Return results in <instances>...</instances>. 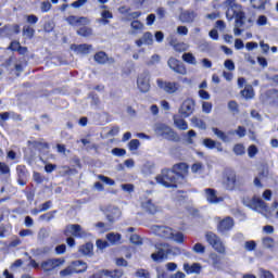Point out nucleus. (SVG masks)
<instances>
[{
	"instance_id": "nucleus-1",
	"label": "nucleus",
	"mask_w": 278,
	"mask_h": 278,
	"mask_svg": "<svg viewBox=\"0 0 278 278\" xmlns=\"http://www.w3.org/2000/svg\"><path fill=\"white\" fill-rule=\"evenodd\" d=\"M224 7L226 8V17L228 21H233L236 18V27L233 29L235 36H240L242 34V25L247 23V15L242 11V7L236 2V0L224 1Z\"/></svg>"
},
{
	"instance_id": "nucleus-2",
	"label": "nucleus",
	"mask_w": 278,
	"mask_h": 278,
	"mask_svg": "<svg viewBox=\"0 0 278 278\" xmlns=\"http://www.w3.org/2000/svg\"><path fill=\"white\" fill-rule=\"evenodd\" d=\"M156 181L165 188H177V176L174 169H163L161 175L156 176Z\"/></svg>"
},
{
	"instance_id": "nucleus-3",
	"label": "nucleus",
	"mask_w": 278,
	"mask_h": 278,
	"mask_svg": "<svg viewBox=\"0 0 278 278\" xmlns=\"http://www.w3.org/2000/svg\"><path fill=\"white\" fill-rule=\"evenodd\" d=\"M154 132L159 138H164L165 140H172L174 142L179 140L177 132L174 131L173 128H170L166 124H162V123L155 124Z\"/></svg>"
},
{
	"instance_id": "nucleus-4",
	"label": "nucleus",
	"mask_w": 278,
	"mask_h": 278,
	"mask_svg": "<svg viewBox=\"0 0 278 278\" xmlns=\"http://www.w3.org/2000/svg\"><path fill=\"white\" fill-rule=\"evenodd\" d=\"M243 203L247 205V207H250V210H254V212H258L267 218L271 214L270 208L266 206V202L260 198H253L250 202L244 201Z\"/></svg>"
},
{
	"instance_id": "nucleus-5",
	"label": "nucleus",
	"mask_w": 278,
	"mask_h": 278,
	"mask_svg": "<svg viewBox=\"0 0 278 278\" xmlns=\"http://www.w3.org/2000/svg\"><path fill=\"white\" fill-rule=\"evenodd\" d=\"M155 249L157 252L151 254L153 262H164V260H168V255L173 253V249L168 243H156Z\"/></svg>"
},
{
	"instance_id": "nucleus-6",
	"label": "nucleus",
	"mask_w": 278,
	"mask_h": 278,
	"mask_svg": "<svg viewBox=\"0 0 278 278\" xmlns=\"http://www.w3.org/2000/svg\"><path fill=\"white\" fill-rule=\"evenodd\" d=\"M156 85L160 90H163V92H166L167 94H175V92H179V90H181V85L177 81L157 79Z\"/></svg>"
},
{
	"instance_id": "nucleus-7",
	"label": "nucleus",
	"mask_w": 278,
	"mask_h": 278,
	"mask_svg": "<svg viewBox=\"0 0 278 278\" xmlns=\"http://www.w3.org/2000/svg\"><path fill=\"white\" fill-rule=\"evenodd\" d=\"M206 238V242H208V244H211V247L217 251V253H220L222 255H225V243H223V241L219 239L218 236H216V233L214 232H207L205 235Z\"/></svg>"
},
{
	"instance_id": "nucleus-8",
	"label": "nucleus",
	"mask_w": 278,
	"mask_h": 278,
	"mask_svg": "<svg viewBox=\"0 0 278 278\" xmlns=\"http://www.w3.org/2000/svg\"><path fill=\"white\" fill-rule=\"evenodd\" d=\"M137 88L141 92H149L151 90V75L148 72L139 74L137 77Z\"/></svg>"
},
{
	"instance_id": "nucleus-9",
	"label": "nucleus",
	"mask_w": 278,
	"mask_h": 278,
	"mask_svg": "<svg viewBox=\"0 0 278 278\" xmlns=\"http://www.w3.org/2000/svg\"><path fill=\"white\" fill-rule=\"evenodd\" d=\"M64 262H66L64 258H50L41 262L40 268L43 273H51V270H55V268L64 265Z\"/></svg>"
},
{
	"instance_id": "nucleus-10",
	"label": "nucleus",
	"mask_w": 278,
	"mask_h": 278,
	"mask_svg": "<svg viewBox=\"0 0 278 278\" xmlns=\"http://www.w3.org/2000/svg\"><path fill=\"white\" fill-rule=\"evenodd\" d=\"M194 113V100L193 99H186L181 106L179 108V114L182 118H188V116H192Z\"/></svg>"
},
{
	"instance_id": "nucleus-11",
	"label": "nucleus",
	"mask_w": 278,
	"mask_h": 278,
	"mask_svg": "<svg viewBox=\"0 0 278 278\" xmlns=\"http://www.w3.org/2000/svg\"><path fill=\"white\" fill-rule=\"evenodd\" d=\"M65 236H74V238H86L88 233L78 224L68 225L65 228Z\"/></svg>"
},
{
	"instance_id": "nucleus-12",
	"label": "nucleus",
	"mask_w": 278,
	"mask_h": 278,
	"mask_svg": "<svg viewBox=\"0 0 278 278\" xmlns=\"http://www.w3.org/2000/svg\"><path fill=\"white\" fill-rule=\"evenodd\" d=\"M167 64L169 68L174 71V73H177L178 75H186L188 73L186 65L175 58H170Z\"/></svg>"
},
{
	"instance_id": "nucleus-13",
	"label": "nucleus",
	"mask_w": 278,
	"mask_h": 278,
	"mask_svg": "<svg viewBox=\"0 0 278 278\" xmlns=\"http://www.w3.org/2000/svg\"><path fill=\"white\" fill-rule=\"evenodd\" d=\"M173 228L166 226H152V233L160 236V238H165L170 240L173 238Z\"/></svg>"
},
{
	"instance_id": "nucleus-14",
	"label": "nucleus",
	"mask_w": 278,
	"mask_h": 278,
	"mask_svg": "<svg viewBox=\"0 0 278 278\" xmlns=\"http://www.w3.org/2000/svg\"><path fill=\"white\" fill-rule=\"evenodd\" d=\"M65 21L66 23H68V25H72V27H79L81 25H88L90 23V20L88 17H78L75 15L67 16Z\"/></svg>"
},
{
	"instance_id": "nucleus-15",
	"label": "nucleus",
	"mask_w": 278,
	"mask_h": 278,
	"mask_svg": "<svg viewBox=\"0 0 278 278\" xmlns=\"http://www.w3.org/2000/svg\"><path fill=\"white\" fill-rule=\"evenodd\" d=\"M230 229H233V218L226 217L219 220L217 225V231H219V233H225L226 231H230Z\"/></svg>"
},
{
	"instance_id": "nucleus-16",
	"label": "nucleus",
	"mask_w": 278,
	"mask_h": 278,
	"mask_svg": "<svg viewBox=\"0 0 278 278\" xmlns=\"http://www.w3.org/2000/svg\"><path fill=\"white\" fill-rule=\"evenodd\" d=\"M141 207L144 210V212H148V214H157V212H160V206L153 203L151 199L143 200L141 202Z\"/></svg>"
},
{
	"instance_id": "nucleus-17",
	"label": "nucleus",
	"mask_w": 278,
	"mask_h": 278,
	"mask_svg": "<svg viewBox=\"0 0 278 278\" xmlns=\"http://www.w3.org/2000/svg\"><path fill=\"white\" fill-rule=\"evenodd\" d=\"M224 186L226 190H235L236 189V173L228 172L224 177Z\"/></svg>"
},
{
	"instance_id": "nucleus-18",
	"label": "nucleus",
	"mask_w": 278,
	"mask_h": 278,
	"mask_svg": "<svg viewBox=\"0 0 278 278\" xmlns=\"http://www.w3.org/2000/svg\"><path fill=\"white\" fill-rule=\"evenodd\" d=\"M173 170L176 177H181L184 179V177H188L189 167L186 163H178L173 166Z\"/></svg>"
},
{
	"instance_id": "nucleus-19",
	"label": "nucleus",
	"mask_w": 278,
	"mask_h": 278,
	"mask_svg": "<svg viewBox=\"0 0 278 278\" xmlns=\"http://www.w3.org/2000/svg\"><path fill=\"white\" fill-rule=\"evenodd\" d=\"M101 275H104L105 277H111V278H121L123 277V270L121 269H115V270H102L99 274H94L90 278H101Z\"/></svg>"
},
{
	"instance_id": "nucleus-20",
	"label": "nucleus",
	"mask_w": 278,
	"mask_h": 278,
	"mask_svg": "<svg viewBox=\"0 0 278 278\" xmlns=\"http://www.w3.org/2000/svg\"><path fill=\"white\" fill-rule=\"evenodd\" d=\"M205 199L208 203H220V201H223V198H218V195H216V190L214 189H205Z\"/></svg>"
},
{
	"instance_id": "nucleus-21",
	"label": "nucleus",
	"mask_w": 278,
	"mask_h": 278,
	"mask_svg": "<svg viewBox=\"0 0 278 278\" xmlns=\"http://www.w3.org/2000/svg\"><path fill=\"white\" fill-rule=\"evenodd\" d=\"M201 264L199 263H193L192 265H190L189 263L184 264V270L185 273H187V275H199V273H201Z\"/></svg>"
},
{
	"instance_id": "nucleus-22",
	"label": "nucleus",
	"mask_w": 278,
	"mask_h": 278,
	"mask_svg": "<svg viewBox=\"0 0 278 278\" xmlns=\"http://www.w3.org/2000/svg\"><path fill=\"white\" fill-rule=\"evenodd\" d=\"M73 51H76V53H81L83 55H86L92 51V45L83 43V45H73L71 47Z\"/></svg>"
},
{
	"instance_id": "nucleus-23",
	"label": "nucleus",
	"mask_w": 278,
	"mask_h": 278,
	"mask_svg": "<svg viewBox=\"0 0 278 278\" xmlns=\"http://www.w3.org/2000/svg\"><path fill=\"white\" fill-rule=\"evenodd\" d=\"M122 212L118 207H111L106 214V218L109 223H115V220H118L121 218Z\"/></svg>"
},
{
	"instance_id": "nucleus-24",
	"label": "nucleus",
	"mask_w": 278,
	"mask_h": 278,
	"mask_svg": "<svg viewBox=\"0 0 278 278\" xmlns=\"http://www.w3.org/2000/svg\"><path fill=\"white\" fill-rule=\"evenodd\" d=\"M71 266L74 270V273H86L88 270V265L83 261H74L71 263Z\"/></svg>"
},
{
	"instance_id": "nucleus-25",
	"label": "nucleus",
	"mask_w": 278,
	"mask_h": 278,
	"mask_svg": "<svg viewBox=\"0 0 278 278\" xmlns=\"http://www.w3.org/2000/svg\"><path fill=\"white\" fill-rule=\"evenodd\" d=\"M194 18H197L194 11H185L180 14V21L182 23H193Z\"/></svg>"
},
{
	"instance_id": "nucleus-26",
	"label": "nucleus",
	"mask_w": 278,
	"mask_h": 278,
	"mask_svg": "<svg viewBox=\"0 0 278 278\" xmlns=\"http://www.w3.org/2000/svg\"><path fill=\"white\" fill-rule=\"evenodd\" d=\"M137 47H142V45H153V35L151 33L143 34V37L136 40Z\"/></svg>"
},
{
	"instance_id": "nucleus-27",
	"label": "nucleus",
	"mask_w": 278,
	"mask_h": 278,
	"mask_svg": "<svg viewBox=\"0 0 278 278\" xmlns=\"http://www.w3.org/2000/svg\"><path fill=\"white\" fill-rule=\"evenodd\" d=\"M174 124L181 131H186L188 129V123L184 118H181L177 115L174 116Z\"/></svg>"
},
{
	"instance_id": "nucleus-28",
	"label": "nucleus",
	"mask_w": 278,
	"mask_h": 278,
	"mask_svg": "<svg viewBox=\"0 0 278 278\" xmlns=\"http://www.w3.org/2000/svg\"><path fill=\"white\" fill-rule=\"evenodd\" d=\"M182 61L187 64H191V66H197V56L192 54V52H186L182 54Z\"/></svg>"
},
{
	"instance_id": "nucleus-29",
	"label": "nucleus",
	"mask_w": 278,
	"mask_h": 278,
	"mask_svg": "<svg viewBox=\"0 0 278 278\" xmlns=\"http://www.w3.org/2000/svg\"><path fill=\"white\" fill-rule=\"evenodd\" d=\"M130 27H131V33L130 34H140V31H142V29H144V24L141 23L140 21L136 20V21H132L131 24H130Z\"/></svg>"
},
{
	"instance_id": "nucleus-30",
	"label": "nucleus",
	"mask_w": 278,
	"mask_h": 278,
	"mask_svg": "<svg viewBox=\"0 0 278 278\" xmlns=\"http://www.w3.org/2000/svg\"><path fill=\"white\" fill-rule=\"evenodd\" d=\"M250 2L255 10H264L266 3H270L268 0H250Z\"/></svg>"
},
{
	"instance_id": "nucleus-31",
	"label": "nucleus",
	"mask_w": 278,
	"mask_h": 278,
	"mask_svg": "<svg viewBox=\"0 0 278 278\" xmlns=\"http://www.w3.org/2000/svg\"><path fill=\"white\" fill-rule=\"evenodd\" d=\"M191 125L192 127H198V129H206L207 125H205V122L203 119L198 117L191 118Z\"/></svg>"
},
{
	"instance_id": "nucleus-32",
	"label": "nucleus",
	"mask_w": 278,
	"mask_h": 278,
	"mask_svg": "<svg viewBox=\"0 0 278 278\" xmlns=\"http://www.w3.org/2000/svg\"><path fill=\"white\" fill-rule=\"evenodd\" d=\"M92 243H86L79 248V253H81V255H92Z\"/></svg>"
},
{
	"instance_id": "nucleus-33",
	"label": "nucleus",
	"mask_w": 278,
	"mask_h": 278,
	"mask_svg": "<svg viewBox=\"0 0 278 278\" xmlns=\"http://www.w3.org/2000/svg\"><path fill=\"white\" fill-rule=\"evenodd\" d=\"M210 258H211L213 268H216L217 270L220 269V266H222L220 256H218L217 254H211Z\"/></svg>"
},
{
	"instance_id": "nucleus-34",
	"label": "nucleus",
	"mask_w": 278,
	"mask_h": 278,
	"mask_svg": "<svg viewBox=\"0 0 278 278\" xmlns=\"http://www.w3.org/2000/svg\"><path fill=\"white\" fill-rule=\"evenodd\" d=\"M241 94L244 99H253L255 97V92L253 91V87L248 86L242 91Z\"/></svg>"
},
{
	"instance_id": "nucleus-35",
	"label": "nucleus",
	"mask_w": 278,
	"mask_h": 278,
	"mask_svg": "<svg viewBox=\"0 0 278 278\" xmlns=\"http://www.w3.org/2000/svg\"><path fill=\"white\" fill-rule=\"evenodd\" d=\"M174 47V50L177 51L178 53H184V51H188L190 49V46L186 42H179L176 45L170 43Z\"/></svg>"
},
{
	"instance_id": "nucleus-36",
	"label": "nucleus",
	"mask_w": 278,
	"mask_h": 278,
	"mask_svg": "<svg viewBox=\"0 0 278 278\" xmlns=\"http://www.w3.org/2000/svg\"><path fill=\"white\" fill-rule=\"evenodd\" d=\"M106 239L111 244H116L117 242H121V235L119 233H114L110 232L106 235Z\"/></svg>"
},
{
	"instance_id": "nucleus-37",
	"label": "nucleus",
	"mask_w": 278,
	"mask_h": 278,
	"mask_svg": "<svg viewBox=\"0 0 278 278\" xmlns=\"http://www.w3.org/2000/svg\"><path fill=\"white\" fill-rule=\"evenodd\" d=\"M96 228L98 229V231H100V233H105V231H110V229H112V226L103 222H99L98 224H96Z\"/></svg>"
},
{
	"instance_id": "nucleus-38",
	"label": "nucleus",
	"mask_w": 278,
	"mask_h": 278,
	"mask_svg": "<svg viewBox=\"0 0 278 278\" xmlns=\"http://www.w3.org/2000/svg\"><path fill=\"white\" fill-rule=\"evenodd\" d=\"M94 60L98 64H105V62H108V54H105V52H98L94 55Z\"/></svg>"
},
{
	"instance_id": "nucleus-39",
	"label": "nucleus",
	"mask_w": 278,
	"mask_h": 278,
	"mask_svg": "<svg viewBox=\"0 0 278 278\" xmlns=\"http://www.w3.org/2000/svg\"><path fill=\"white\" fill-rule=\"evenodd\" d=\"M78 36H83L84 38H88L92 34V28L90 27H81L77 30Z\"/></svg>"
},
{
	"instance_id": "nucleus-40",
	"label": "nucleus",
	"mask_w": 278,
	"mask_h": 278,
	"mask_svg": "<svg viewBox=\"0 0 278 278\" xmlns=\"http://www.w3.org/2000/svg\"><path fill=\"white\" fill-rule=\"evenodd\" d=\"M228 134L230 136H233V134H237V136H239V138H244L247 136V128L242 127V126H239L236 131L231 130Z\"/></svg>"
},
{
	"instance_id": "nucleus-41",
	"label": "nucleus",
	"mask_w": 278,
	"mask_h": 278,
	"mask_svg": "<svg viewBox=\"0 0 278 278\" xmlns=\"http://www.w3.org/2000/svg\"><path fill=\"white\" fill-rule=\"evenodd\" d=\"M169 240H174V242H178V244H182L184 242V233L181 232H177V231H173V236L170 237Z\"/></svg>"
},
{
	"instance_id": "nucleus-42",
	"label": "nucleus",
	"mask_w": 278,
	"mask_h": 278,
	"mask_svg": "<svg viewBox=\"0 0 278 278\" xmlns=\"http://www.w3.org/2000/svg\"><path fill=\"white\" fill-rule=\"evenodd\" d=\"M71 275H75V270L71 264L65 269L60 271V277H68Z\"/></svg>"
},
{
	"instance_id": "nucleus-43",
	"label": "nucleus",
	"mask_w": 278,
	"mask_h": 278,
	"mask_svg": "<svg viewBox=\"0 0 278 278\" xmlns=\"http://www.w3.org/2000/svg\"><path fill=\"white\" fill-rule=\"evenodd\" d=\"M213 132L215 134V136H217V138H219V140H223V142H227L229 140V138H227V135H225V132L223 130H219L218 128H213Z\"/></svg>"
},
{
	"instance_id": "nucleus-44",
	"label": "nucleus",
	"mask_w": 278,
	"mask_h": 278,
	"mask_svg": "<svg viewBox=\"0 0 278 278\" xmlns=\"http://www.w3.org/2000/svg\"><path fill=\"white\" fill-rule=\"evenodd\" d=\"M139 148H140V140L132 139L129 141L128 143L129 151H138Z\"/></svg>"
},
{
	"instance_id": "nucleus-45",
	"label": "nucleus",
	"mask_w": 278,
	"mask_h": 278,
	"mask_svg": "<svg viewBox=\"0 0 278 278\" xmlns=\"http://www.w3.org/2000/svg\"><path fill=\"white\" fill-rule=\"evenodd\" d=\"M98 179H100V181H103V184H106V186H114V184H116L114 179L103 175H98Z\"/></svg>"
},
{
	"instance_id": "nucleus-46",
	"label": "nucleus",
	"mask_w": 278,
	"mask_h": 278,
	"mask_svg": "<svg viewBox=\"0 0 278 278\" xmlns=\"http://www.w3.org/2000/svg\"><path fill=\"white\" fill-rule=\"evenodd\" d=\"M263 245L266 249H273V247H275V240H273L270 237H266L263 239Z\"/></svg>"
},
{
	"instance_id": "nucleus-47",
	"label": "nucleus",
	"mask_w": 278,
	"mask_h": 278,
	"mask_svg": "<svg viewBox=\"0 0 278 278\" xmlns=\"http://www.w3.org/2000/svg\"><path fill=\"white\" fill-rule=\"evenodd\" d=\"M24 36H27V38H34V34H36V30L31 28L30 26H25L23 29Z\"/></svg>"
},
{
	"instance_id": "nucleus-48",
	"label": "nucleus",
	"mask_w": 278,
	"mask_h": 278,
	"mask_svg": "<svg viewBox=\"0 0 278 278\" xmlns=\"http://www.w3.org/2000/svg\"><path fill=\"white\" fill-rule=\"evenodd\" d=\"M233 153H236V155H244L245 150H244V146L238 143L233 147Z\"/></svg>"
},
{
	"instance_id": "nucleus-49",
	"label": "nucleus",
	"mask_w": 278,
	"mask_h": 278,
	"mask_svg": "<svg viewBox=\"0 0 278 278\" xmlns=\"http://www.w3.org/2000/svg\"><path fill=\"white\" fill-rule=\"evenodd\" d=\"M260 278H275V275L270 270L260 269Z\"/></svg>"
},
{
	"instance_id": "nucleus-50",
	"label": "nucleus",
	"mask_w": 278,
	"mask_h": 278,
	"mask_svg": "<svg viewBox=\"0 0 278 278\" xmlns=\"http://www.w3.org/2000/svg\"><path fill=\"white\" fill-rule=\"evenodd\" d=\"M127 153V151L125 149H121V148H114L112 150V154L116 155L117 157H123V155H125Z\"/></svg>"
},
{
	"instance_id": "nucleus-51",
	"label": "nucleus",
	"mask_w": 278,
	"mask_h": 278,
	"mask_svg": "<svg viewBox=\"0 0 278 278\" xmlns=\"http://www.w3.org/2000/svg\"><path fill=\"white\" fill-rule=\"evenodd\" d=\"M203 164L202 163H195V164H193L192 166H191V170H192V173H199V174H201V173H203Z\"/></svg>"
},
{
	"instance_id": "nucleus-52",
	"label": "nucleus",
	"mask_w": 278,
	"mask_h": 278,
	"mask_svg": "<svg viewBox=\"0 0 278 278\" xmlns=\"http://www.w3.org/2000/svg\"><path fill=\"white\" fill-rule=\"evenodd\" d=\"M192 250L194 251V253H205V247L202 243H195Z\"/></svg>"
},
{
	"instance_id": "nucleus-53",
	"label": "nucleus",
	"mask_w": 278,
	"mask_h": 278,
	"mask_svg": "<svg viewBox=\"0 0 278 278\" xmlns=\"http://www.w3.org/2000/svg\"><path fill=\"white\" fill-rule=\"evenodd\" d=\"M203 144L206 149H216V141L212 139H204Z\"/></svg>"
},
{
	"instance_id": "nucleus-54",
	"label": "nucleus",
	"mask_w": 278,
	"mask_h": 278,
	"mask_svg": "<svg viewBox=\"0 0 278 278\" xmlns=\"http://www.w3.org/2000/svg\"><path fill=\"white\" fill-rule=\"evenodd\" d=\"M86 3H88V0H76L71 4V7L75 8V9H79L84 5H86Z\"/></svg>"
},
{
	"instance_id": "nucleus-55",
	"label": "nucleus",
	"mask_w": 278,
	"mask_h": 278,
	"mask_svg": "<svg viewBox=\"0 0 278 278\" xmlns=\"http://www.w3.org/2000/svg\"><path fill=\"white\" fill-rule=\"evenodd\" d=\"M255 247H257V243H255V241H247L244 249L245 251H255Z\"/></svg>"
},
{
	"instance_id": "nucleus-56",
	"label": "nucleus",
	"mask_w": 278,
	"mask_h": 278,
	"mask_svg": "<svg viewBox=\"0 0 278 278\" xmlns=\"http://www.w3.org/2000/svg\"><path fill=\"white\" fill-rule=\"evenodd\" d=\"M96 244L98 249H100V251H103V249H108V247H110V243H108V241H103L101 239H99Z\"/></svg>"
},
{
	"instance_id": "nucleus-57",
	"label": "nucleus",
	"mask_w": 278,
	"mask_h": 278,
	"mask_svg": "<svg viewBox=\"0 0 278 278\" xmlns=\"http://www.w3.org/2000/svg\"><path fill=\"white\" fill-rule=\"evenodd\" d=\"M225 68L228 71H236V64L231 60H226L224 63Z\"/></svg>"
},
{
	"instance_id": "nucleus-58",
	"label": "nucleus",
	"mask_w": 278,
	"mask_h": 278,
	"mask_svg": "<svg viewBox=\"0 0 278 278\" xmlns=\"http://www.w3.org/2000/svg\"><path fill=\"white\" fill-rule=\"evenodd\" d=\"M248 155L249 157H254L257 155V147L255 146H250L248 149Z\"/></svg>"
},
{
	"instance_id": "nucleus-59",
	"label": "nucleus",
	"mask_w": 278,
	"mask_h": 278,
	"mask_svg": "<svg viewBox=\"0 0 278 278\" xmlns=\"http://www.w3.org/2000/svg\"><path fill=\"white\" fill-rule=\"evenodd\" d=\"M202 110L205 114H210L212 112V102H203Z\"/></svg>"
},
{
	"instance_id": "nucleus-60",
	"label": "nucleus",
	"mask_w": 278,
	"mask_h": 278,
	"mask_svg": "<svg viewBox=\"0 0 278 278\" xmlns=\"http://www.w3.org/2000/svg\"><path fill=\"white\" fill-rule=\"evenodd\" d=\"M268 23V18L266 17V15H261L258 16L256 24L262 27L264 25H266Z\"/></svg>"
},
{
	"instance_id": "nucleus-61",
	"label": "nucleus",
	"mask_w": 278,
	"mask_h": 278,
	"mask_svg": "<svg viewBox=\"0 0 278 278\" xmlns=\"http://www.w3.org/2000/svg\"><path fill=\"white\" fill-rule=\"evenodd\" d=\"M41 12H49V10H51V2L49 1H43L41 2V7H40Z\"/></svg>"
},
{
	"instance_id": "nucleus-62",
	"label": "nucleus",
	"mask_w": 278,
	"mask_h": 278,
	"mask_svg": "<svg viewBox=\"0 0 278 278\" xmlns=\"http://www.w3.org/2000/svg\"><path fill=\"white\" fill-rule=\"evenodd\" d=\"M26 21H27V23H29V25H36V23H38V16H36L34 14L27 15Z\"/></svg>"
},
{
	"instance_id": "nucleus-63",
	"label": "nucleus",
	"mask_w": 278,
	"mask_h": 278,
	"mask_svg": "<svg viewBox=\"0 0 278 278\" xmlns=\"http://www.w3.org/2000/svg\"><path fill=\"white\" fill-rule=\"evenodd\" d=\"M136 276L143 277V278H151V274H149V271H147L144 269L137 270Z\"/></svg>"
},
{
	"instance_id": "nucleus-64",
	"label": "nucleus",
	"mask_w": 278,
	"mask_h": 278,
	"mask_svg": "<svg viewBox=\"0 0 278 278\" xmlns=\"http://www.w3.org/2000/svg\"><path fill=\"white\" fill-rule=\"evenodd\" d=\"M156 14H157L159 18H165L166 17V9H164L163 7L157 8Z\"/></svg>"
}]
</instances>
